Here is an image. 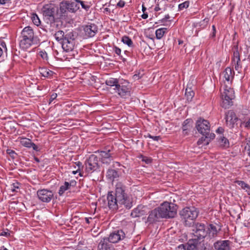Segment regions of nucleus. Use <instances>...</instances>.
I'll return each instance as SVG.
<instances>
[{
    "mask_svg": "<svg viewBox=\"0 0 250 250\" xmlns=\"http://www.w3.org/2000/svg\"><path fill=\"white\" fill-rule=\"evenodd\" d=\"M21 37V39L20 42V46L23 49L29 48L33 43H37L33 30L30 26H26L23 29Z\"/></svg>",
    "mask_w": 250,
    "mask_h": 250,
    "instance_id": "nucleus-1",
    "label": "nucleus"
},
{
    "mask_svg": "<svg viewBox=\"0 0 250 250\" xmlns=\"http://www.w3.org/2000/svg\"><path fill=\"white\" fill-rule=\"evenodd\" d=\"M199 212L194 207H186L180 212L182 220L187 226L190 227L194 224Z\"/></svg>",
    "mask_w": 250,
    "mask_h": 250,
    "instance_id": "nucleus-2",
    "label": "nucleus"
},
{
    "mask_svg": "<svg viewBox=\"0 0 250 250\" xmlns=\"http://www.w3.org/2000/svg\"><path fill=\"white\" fill-rule=\"evenodd\" d=\"M126 187L121 183H118L116 185L115 196L118 199L120 204H123L127 209H130L132 206V202L126 193Z\"/></svg>",
    "mask_w": 250,
    "mask_h": 250,
    "instance_id": "nucleus-3",
    "label": "nucleus"
},
{
    "mask_svg": "<svg viewBox=\"0 0 250 250\" xmlns=\"http://www.w3.org/2000/svg\"><path fill=\"white\" fill-rule=\"evenodd\" d=\"M44 20L47 23L54 24L58 21L57 18V7L53 4H45L42 9Z\"/></svg>",
    "mask_w": 250,
    "mask_h": 250,
    "instance_id": "nucleus-4",
    "label": "nucleus"
},
{
    "mask_svg": "<svg viewBox=\"0 0 250 250\" xmlns=\"http://www.w3.org/2000/svg\"><path fill=\"white\" fill-rule=\"evenodd\" d=\"M159 208L164 218H173L177 214L178 208L174 204L165 202Z\"/></svg>",
    "mask_w": 250,
    "mask_h": 250,
    "instance_id": "nucleus-5",
    "label": "nucleus"
},
{
    "mask_svg": "<svg viewBox=\"0 0 250 250\" xmlns=\"http://www.w3.org/2000/svg\"><path fill=\"white\" fill-rule=\"evenodd\" d=\"M235 98L234 91L233 88L227 85L225 86L224 91L222 93V103L221 106L225 108H228L233 104L232 100Z\"/></svg>",
    "mask_w": 250,
    "mask_h": 250,
    "instance_id": "nucleus-6",
    "label": "nucleus"
},
{
    "mask_svg": "<svg viewBox=\"0 0 250 250\" xmlns=\"http://www.w3.org/2000/svg\"><path fill=\"white\" fill-rule=\"evenodd\" d=\"M191 234L192 238L201 242L208 235L207 228L204 224L197 223L193 226Z\"/></svg>",
    "mask_w": 250,
    "mask_h": 250,
    "instance_id": "nucleus-7",
    "label": "nucleus"
},
{
    "mask_svg": "<svg viewBox=\"0 0 250 250\" xmlns=\"http://www.w3.org/2000/svg\"><path fill=\"white\" fill-rule=\"evenodd\" d=\"M114 89L122 98H126L130 96L131 86L127 81L121 80Z\"/></svg>",
    "mask_w": 250,
    "mask_h": 250,
    "instance_id": "nucleus-8",
    "label": "nucleus"
},
{
    "mask_svg": "<svg viewBox=\"0 0 250 250\" xmlns=\"http://www.w3.org/2000/svg\"><path fill=\"white\" fill-rule=\"evenodd\" d=\"M84 166V172L86 175L88 173H92L96 171L99 167L98 157L94 154L91 155L85 161Z\"/></svg>",
    "mask_w": 250,
    "mask_h": 250,
    "instance_id": "nucleus-9",
    "label": "nucleus"
},
{
    "mask_svg": "<svg viewBox=\"0 0 250 250\" xmlns=\"http://www.w3.org/2000/svg\"><path fill=\"white\" fill-rule=\"evenodd\" d=\"M61 43L64 51L66 52L72 51L75 43L73 33L71 31L66 32L65 37Z\"/></svg>",
    "mask_w": 250,
    "mask_h": 250,
    "instance_id": "nucleus-10",
    "label": "nucleus"
},
{
    "mask_svg": "<svg viewBox=\"0 0 250 250\" xmlns=\"http://www.w3.org/2000/svg\"><path fill=\"white\" fill-rule=\"evenodd\" d=\"M83 36L85 38L93 37L98 32V28L94 23H89L82 26Z\"/></svg>",
    "mask_w": 250,
    "mask_h": 250,
    "instance_id": "nucleus-11",
    "label": "nucleus"
},
{
    "mask_svg": "<svg viewBox=\"0 0 250 250\" xmlns=\"http://www.w3.org/2000/svg\"><path fill=\"white\" fill-rule=\"evenodd\" d=\"M195 127L198 131L202 135L207 134V133L210 132L209 122L201 118L196 121Z\"/></svg>",
    "mask_w": 250,
    "mask_h": 250,
    "instance_id": "nucleus-12",
    "label": "nucleus"
},
{
    "mask_svg": "<svg viewBox=\"0 0 250 250\" xmlns=\"http://www.w3.org/2000/svg\"><path fill=\"white\" fill-rule=\"evenodd\" d=\"M107 204L109 208L112 210H116L121 207L123 204L118 202V199L113 192H108L107 196Z\"/></svg>",
    "mask_w": 250,
    "mask_h": 250,
    "instance_id": "nucleus-13",
    "label": "nucleus"
},
{
    "mask_svg": "<svg viewBox=\"0 0 250 250\" xmlns=\"http://www.w3.org/2000/svg\"><path fill=\"white\" fill-rule=\"evenodd\" d=\"M39 199L43 202H49L54 197V194L51 190L47 189H39L37 191Z\"/></svg>",
    "mask_w": 250,
    "mask_h": 250,
    "instance_id": "nucleus-14",
    "label": "nucleus"
},
{
    "mask_svg": "<svg viewBox=\"0 0 250 250\" xmlns=\"http://www.w3.org/2000/svg\"><path fill=\"white\" fill-rule=\"evenodd\" d=\"M125 233L122 230H117L112 232L108 237H105L109 243H116L123 240L125 237Z\"/></svg>",
    "mask_w": 250,
    "mask_h": 250,
    "instance_id": "nucleus-15",
    "label": "nucleus"
},
{
    "mask_svg": "<svg viewBox=\"0 0 250 250\" xmlns=\"http://www.w3.org/2000/svg\"><path fill=\"white\" fill-rule=\"evenodd\" d=\"M148 212H149V215L147 221L149 224H153L159 221L160 219L164 218L159 207Z\"/></svg>",
    "mask_w": 250,
    "mask_h": 250,
    "instance_id": "nucleus-16",
    "label": "nucleus"
},
{
    "mask_svg": "<svg viewBox=\"0 0 250 250\" xmlns=\"http://www.w3.org/2000/svg\"><path fill=\"white\" fill-rule=\"evenodd\" d=\"M99 153L100 154L101 161L103 164L108 165L111 163V161L113 160V153L111 152L110 149L105 148L104 150L99 151Z\"/></svg>",
    "mask_w": 250,
    "mask_h": 250,
    "instance_id": "nucleus-17",
    "label": "nucleus"
},
{
    "mask_svg": "<svg viewBox=\"0 0 250 250\" xmlns=\"http://www.w3.org/2000/svg\"><path fill=\"white\" fill-rule=\"evenodd\" d=\"M225 119L227 125L230 128H233L234 124L238 120L233 110H229L226 113Z\"/></svg>",
    "mask_w": 250,
    "mask_h": 250,
    "instance_id": "nucleus-18",
    "label": "nucleus"
},
{
    "mask_svg": "<svg viewBox=\"0 0 250 250\" xmlns=\"http://www.w3.org/2000/svg\"><path fill=\"white\" fill-rule=\"evenodd\" d=\"M57 18H58V20L65 19L68 16V14L69 12L67 10V7L63 0L60 2L59 8L57 7Z\"/></svg>",
    "mask_w": 250,
    "mask_h": 250,
    "instance_id": "nucleus-19",
    "label": "nucleus"
},
{
    "mask_svg": "<svg viewBox=\"0 0 250 250\" xmlns=\"http://www.w3.org/2000/svg\"><path fill=\"white\" fill-rule=\"evenodd\" d=\"M231 242L229 240H218L213 244L215 250H230Z\"/></svg>",
    "mask_w": 250,
    "mask_h": 250,
    "instance_id": "nucleus-20",
    "label": "nucleus"
},
{
    "mask_svg": "<svg viewBox=\"0 0 250 250\" xmlns=\"http://www.w3.org/2000/svg\"><path fill=\"white\" fill-rule=\"evenodd\" d=\"M148 211V208L145 206H138L131 213V216L136 218L145 215Z\"/></svg>",
    "mask_w": 250,
    "mask_h": 250,
    "instance_id": "nucleus-21",
    "label": "nucleus"
},
{
    "mask_svg": "<svg viewBox=\"0 0 250 250\" xmlns=\"http://www.w3.org/2000/svg\"><path fill=\"white\" fill-rule=\"evenodd\" d=\"M66 7L67 10L70 13H75L79 8L80 6L77 1L75 0H63Z\"/></svg>",
    "mask_w": 250,
    "mask_h": 250,
    "instance_id": "nucleus-22",
    "label": "nucleus"
},
{
    "mask_svg": "<svg viewBox=\"0 0 250 250\" xmlns=\"http://www.w3.org/2000/svg\"><path fill=\"white\" fill-rule=\"evenodd\" d=\"M109 243L106 238H104L98 244V250H113L112 245Z\"/></svg>",
    "mask_w": 250,
    "mask_h": 250,
    "instance_id": "nucleus-23",
    "label": "nucleus"
},
{
    "mask_svg": "<svg viewBox=\"0 0 250 250\" xmlns=\"http://www.w3.org/2000/svg\"><path fill=\"white\" fill-rule=\"evenodd\" d=\"M200 243L198 240L192 238L185 244L187 250H198V245Z\"/></svg>",
    "mask_w": 250,
    "mask_h": 250,
    "instance_id": "nucleus-24",
    "label": "nucleus"
},
{
    "mask_svg": "<svg viewBox=\"0 0 250 250\" xmlns=\"http://www.w3.org/2000/svg\"><path fill=\"white\" fill-rule=\"evenodd\" d=\"M193 121L190 119H188L185 120L182 125V129L183 134L185 135H187L188 134V131L190 130L191 127V124Z\"/></svg>",
    "mask_w": 250,
    "mask_h": 250,
    "instance_id": "nucleus-25",
    "label": "nucleus"
},
{
    "mask_svg": "<svg viewBox=\"0 0 250 250\" xmlns=\"http://www.w3.org/2000/svg\"><path fill=\"white\" fill-rule=\"evenodd\" d=\"M207 230L208 236L210 238H214L217 235L218 231L214 225L210 224L207 228Z\"/></svg>",
    "mask_w": 250,
    "mask_h": 250,
    "instance_id": "nucleus-26",
    "label": "nucleus"
},
{
    "mask_svg": "<svg viewBox=\"0 0 250 250\" xmlns=\"http://www.w3.org/2000/svg\"><path fill=\"white\" fill-rule=\"evenodd\" d=\"M120 176L119 172L115 169H109L106 172V177L110 180H114Z\"/></svg>",
    "mask_w": 250,
    "mask_h": 250,
    "instance_id": "nucleus-27",
    "label": "nucleus"
},
{
    "mask_svg": "<svg viewBox=\"0 0 250 250\" xmlns=\"http://www.w3.org/2000/svg\"><path fill=\"white\" fill-rule=\"evenodd\" d=\"M39 71L42 76L46 78H51L54 74L52 71L44 67L40 68Z\"/></svg>",
    "mask_w": 250,
    "mask_h": 250,
    "instance_id": "nucleus-28",
    "label": "nucleus"
},
{
    "mask_svg": "<svg viewBox=\"0 0 250 250\" xmlns=\"http://www.w3.org/2000/svg\"><path fill=\"white\" fill-rule=\"evenodd\" d=\"M233 73L234 72L230 67L226 68L224 72V77L225 80L228 82L231 80L233 78Z\"/></svg>",
    "mask_w": 250,
    "mask_h": 250,
    "instance_id": "nucleus-29",
    "label": "nucleus"
},
{
    "mask_svg": "<svg viewBox=\"0 0 250 250\" xmlns=\"http://www.w3.org/2000/svg\"><path fill=\"white\" fill-rule=\"evenodd\" d=\"M233 58L232 60V62H235V61H240V54L238 51V45H235L233 46Z\"/></svg>",
    "mask_w": 250,
    "mask_h": 250,
    "instance_id": "nucleus-30",
    "label": "nucleus"
},
{
    "mask_svg": "<svg viewBox=\"0 0 250 250\" xmlns=\"http://www.w3.org/2000/svg\"><path fill=\"white\" fill-rule=\"evenodd\" d=\"M73 182H71V183H68L67 182H65L63 185H62L60 187L58 193L61 196L62 195L64 192L67 189L70 188L71 183H73Z\"/></svg>",
    "mask_w": 250,
    "mask_h": 250,
    "instance_id": "nucleus-31",
    "label": "nucleus"
},
{
    "mask_svg": "<svg viewBox=\"0 0 250 250\" xmlns=\"http://www.w3.org/2000/svg\"><path fill=\"white\" fill-rule=\"evenodd\" d=\"M167 28H161L158 29L155 31L156 38L158 40L161 39L165 33H167Z\"/></svg>",
    "mask_w": 250,
    "mask_h": 250,
    "instance_id": "nucleus-32",
    "label": "nucleus"
},
{
    "mask_svg": "<svg viewBox=\"0 0 250 250\" xmlns=\"http://www.w3.org/2000/svg\"><path fill=\"white\" fill-rule=\"evenodd\" d=\"M120 81L118 79L116 78H110L108 79H107L105 81V84L107 85L110 86H115V87H116V86L118 85Z\"/></svg>",
    "mask_w": 250,
    "mask_h": 250,
    "instance_id": "nucleus-33",
    "label": "nucleus"
},
{
    "mask_svg": "<svg viewBox=\"0 0 250 250\" xmlns=\"http://www.w3.org/2000/svg\"><path fill=\"white\" fill-rule=\"evenodd\" d=\"M220 146L223 148H228L229 146L228 139L224 136H221L219 139Z\"/></svg>",
    "mask_w": 250,
    "mask_h": 250,
    "instance_id": "nucleus-34",
    "label": "nucleus"
},
{
    "mask_svg": "<svg viewBox=\"0 0 250 250\" xmlns=\"http://www.w3.org/2000/svg\"><path fill=\"white\" fill-rule=\"evenodd\" d=\"M236 183L241 187V188L245 190L249 195H250V186L243 181H237Z\"/></svg>",
    "mask_w": 250,
    "mask_h": 250,
    "instance_id": "nucleus-35",
    "label": "nucleus"
},
{
    "mask_svg": "<svg viewBox=\"0 0 250 250\" xmlns=\"http://www.w3.org/2000/svg\"><path fill=\"white\" fill-rule=\"evenodd\" d=\"M66 32H64L62 30H59L56 32L54 34V37L57 41L58 42H62L63 39L65 37Z\"/></svg>",
    "mask_w": 250,
    "mask_h": 250,
    "instance_id": "nucleus-36",
    "label": "nucleus"
},
{
    "mask_svg": "<svg viewBox=\"0 0 250 250\" xmlns=\"http://www.w3.org/2000/svg\"><path fill=\"white\" fill-rule=\"evenodd\" d=\"M185 96L187 100L191 101L194 96V92L191 88L187 87L186 89Z\"/></svg>",
    "mask_w": 250,
    "mask_h": 250,
    "instance_id": "nucleus-37",
    "label": "nucleus"
},
{
    "mask_svg": "<svg viewBox=\"0 0 250 250\" xmlns=\"http://www.w3.org/2000/svg\"><path fill=\"white\" fill-rule=\"evenodd\" d=\"M32 143L31 140L27 138H22L20 139L21 144L26 147L30 148Z\"/></svg>",
    "mask_w": 250,
    "mask_h": 250,
    "instance_id": "nucleus-38",
    "label": "nucleus"
},
{
    "mask_svg": "<svg viewBox=\"0 0 250 250\" xmlns=\"http://www.w3.org/2000/svg\"><path fill=\"white\" fill-rule=\"evenodd\" d=\"M122 42L129 47L133 46V43L131 39L128 36H124L122 38Z\"/></svg>",
    "mask_w": 250,
    "mask_h": 250,
    "instance_id": "nucleus-39",
    "label": "nucleus"
},
{
    "mask_svg": "<svg viewBox=\"0 0 250 250\" xmlns=\"http://www.w3.org/2000/svg\"><path fill=\"white\" fill-rule=\"evenodd\" d=\"M203 136H206L207 139H208L207 141L205 143L206 145H207L209 144V142L211 140L214 139L215 137V135L214 133H207V134H203Z\"/></svg>",
    "mask_w": 250,
    "mask_h": 250,
    "instance_id": "nucleus-40",
    "label": "nucleus"
},
{
    "mask_svg": "<svg viewBox=\"0 0 250 250\" xmlns=\"http://www.w3.org/2000/svg\"><path fill=\"white\" fill-rule=\"evenodd\" d=\"M32 21L34 24L37 26H39L41 24V21L38 16L36 14H33L32 17Z\"/></svg>",
    "mask_w": 250,
    "mask_h": 250,
    "instance_id": "nucleus-41",
    "label": "nucleus"
},
{
    "mask_svg": "<svg viewBox=\"0 0 250 250\" xmlns=\"http://www.w3.org/2000/svg\"><path fill=\"white\" fill-rule=\"evenodd\" d=\"M189 3L188 1H186L180 4L178 6L179 9L182 10L184 8H188L189 6Z\"/></svg>",
    "mask_w": 250,
    "mask_h": 250,
    "instance_id": "nucleus-42",
    "label": "nucleus"
},
{
    "mask_svg": "<svg viewBox=\"0 0 250 250\" xmlns=\"http://www.w3.org/2000/svg\"><path fill=\"white\" fill-rule=\"evenodd\" d=\"M141 158L142 161L145 162L147 164H150L152 162V160L151 158L146 156H144L143 155L141 156Z\"/></svg>",
    "mask_w": 250,
    "mask_h": 250,
    "instance_id": "nucleus-43",
    "label": "nucleus"
},
{
    "mask_svg": "<svg viewBox=\"0 0 250 250\" xmlns=\"http://www.w3.org/2000/svg\"><path fill=\"white\" fill-rule=\"evenodd\" d=\"M39 55L42 57L43 60H47L48 56L47 53L45 51H40L39 53Z\"/></svg>",
    "mask_w": 250,
    "mask_h": 250,
    "instance_id": "nucleus-44",
    "label": "nucleus"
},
{
    "mask_svg": "<svg viewBox=\"0 0 250 250\" xmlns=\"http://www.w3.org/2000/svg\"><path fill=\"white\" fill-rule=\"evenodd\" d=\"M208 139H207L206 136H204V137H202L201 138H200L197 142L198 145L200 146L202 144H203L204 145H206L205 144L206 141H207Z\"/></svg>",
    "mask_w": 250,
    "mask_h": 250,
    "instance_id": "nucleus-45",
    "label": "nucleus"
},
{
    "mask_svg": "<svg viewBox=\"0 0 250 250\" xmlns=\"http://www.w3.org/2000/svg\"><path fill=\"white\" fill-rule=\"evenodd\" d=\"M6 152L7 154H8L13 159H14L16 157V156L17 155L16 153L15 152V151L8 149L6 150Z\"/></svg>",
    "mask_w": 250,
    "mask_h": 250,
    "instance_id": "nucleus-46",
    "label": "nucleus"
},
{
    "mask_svg": "<svg viewBox=\"0 0 250 250\" xmlns=\"http://www.w3.org/2000/svg\"><path fill=\"white\" fill-rule=\"evenodd\" d=\"M10 235V234L9 232V230L8 229L2 230V231L0 234V236H2L9 237Z\"/></svg>",
    "mask_w": 250,
    "mask_h": 250,
    "instance_id": "nucleus-47",
    "label": "nucleus"
},
{
    "mask_svg": "<svg viewBox=\"0 0 250 250\" xmlns=\"http://www.w3.org/2000/svg\"><path fill=\"white\" fill-rule=\"evenodd\" d=\"M57 97V94L56 93H53L49 99V104H50Z\"/></svg>",
    "mask_w": 250,
    "mask_h": 250,
    "instance_id": "nucleus-48",
    "label": "nucleus"
},
{
    "mask_svg": "<svg viewBox=\"0 0 250 250\" xmlns=\"http://www.w3.org/2000/svg\"><path fill=\"white\" fill-rule=\"evenodd\" d=\"M240 61H235V62H232L236 70L238 71L239 68H241V66L240 64Z\"/></svg>",
    "mask_w": 250,
    "mask_h": 250,
    "instance_id": "nucleus-49",
    "label": "nucleus"
},
{
    "mask_svg": "<svg viewBox=\"0 0 250 250\" xmlns=\"http://www.w3.org/2000/svg\"><path fill=\"white\" fill-rule=\"evenodd\" d=\"M75 164H76L77 166L78 167V171H82V169L83 167V165L82 163L79 161V162H76Z\"/></svg>",
    "mask_w": 250,
    "mask_h": 250,
    "instance_id": "nucleus-50",
    "label": "nucleus"
},
{
    "mask_svg": "<svg viewBox=\"0 0 250 250\" xmlns=\"http://www.w3.org/2000/svg\"><path fill=\"white\" fill-rule=\"evenodd\" d=\"M113 49H114V51L115 52V53L120 56L121 55V50L120 48H119V47H117V46H114L113 47Z\"/></svg>",
    "mask_w": 250,
    "mask_h": 250,
    "instance_id": "nucleus-51",
    "label": "nucleus"
},
{
    "mask_svg": "<svg viewBox=\"0 0 250 250\" xmlns=\"http://www.w3.org/2000/svg\"><path fill=\"white\" fill-rule=\"evenodd\" d=\"M78 172H79V175L80 176H81V177H83V176H86V174H85V175H84V173H85V172H84V171H78V169H77L76 171H72V173H73V174H76L77 173H78Z\"/></svg>",
    "mask_w": 250,
    "mask_h": 250,
    "instance_id": "nucleus-52",
    "label": "nucleus"
},
{
    "mask_svg": "<svg viewBox=\"0 0 250 250\" xmlns=\"http://www.w3.org/2000/svg\"><path fill=\"white\" fill-rule=\"evenodd\" d=\"M125 2L124 0H120L117 4V6L119 7L122 8L125 6Z\"/></svg>",
    "mask_w": 250,
    "mask_h": 250,
    "instance_id": "nucleus-53",
    "label": "nucleus"
},
{
    "mask_svg": "<svg viewBox=\"0 0 250 250\" xmlns=\"http://www.w3.org/2000/svg\"><path fill=\"white\" fill-rule=\"evenodd\" d=\"M177 250H187L185 244H182L177 247Z\"/></svg>",
    "mask_w": 250,
    "mask_h": 250,
    "instance_id": "nucleus-54",
    "label": "nucleus"
},
{
    "mask_svg": "<svg viewBox=\"0 0 250 250\" xmlns=\"http://www.w3.org/2000/svg\"><path fill=\"white\" fill-rule=\"evenodd\" d=\"M82 7L86 11H88L90 8V5L89 4H85V2L83 3L82 5Z\"/></svg>",
    "mask_w": 250,
    "mask_h": 250,
    "instance_id": "nucleus-55",
    "label": "nucleus"
},
{
    "mask_svg": "<svg viewBox=\"0 0 250 250\" xmlns=\"http://www.w3.org/2000/svg\"><path fill=\"white\" fill-rule=\"evenodd\" d=\"M31 147H32L33 149L35 151H38L40 150L39 147L33 143H32V145H31Z\"/></svg>",
    "mask_w": 250,
    "mask_h": 250,
    "instance_id": "nucleus-56",
    "label": "nucleus"
},
{
    "mask_svg": "<svg viewBox=\"0 0 250 250\" xmlns=\"http://www.w3.org/2000/svg\"><path fill=\"white\" fill-rule=\"evenodd\" d=\"M224 131V129L222 127H219L216 130V132L218 133H222Z\"/></svg>",
    "mask_w": 250,
    "mask_h": 250,
    "instance_id": "nucleus-57",
    "label": "nucleus"
},
{
    "mask_svg": "<svg viewBox=\"0 0 250 250\" xmlns=\"http://www.w3.org/2000/svg\"><path fill=\"white\" fill-rule=\"evenodd\" d=\"M151 139H152L154 141H158L161 139V137L160 136H152Z\"/></svg>",
    "mask_w": 250,
    "mask_h": 250,
    "instance_id": "nucleus-58",
    "label": "nucleus"
},
{
    "mask_svg": "<svg viewBox=\"0 0 250 250\" xmlns=\"http://www.w3.org/2000/svg\"><path fill=\"white\" fill-rule=\"evenodd\" d=\"M245 127L250 128V118L245 123Z\"/></svg>",
    "mask_w": 250,
    "mask_h": 250,
    "instance_id": "nucleus-59",
    "label": "nucleus"
},
{
    "mask_svg": "<svg viewBox=\"0 0 250 250\" xmlns=\"http://www.w3.org/2000/svg\"><path fill=\"white\" fill-rule=\"evenodd\" d=\"M10 0H0V4H5L6 3L8 2Z\"/></svg>",
    "mask_w": 250,
    "mask_h": 250,
    "instance_id": "nucleus-60",
    "label": "nucleus"
},
{
    "mask_svg": "<svg viewBox=\"0 0 250 250\" xmlns=\"http://www.w3.org/2000/svg\"><path fill=\"white\" fill-rule=\"evenodd\" d=\"M206 246H204L203 248V250H211V249L210 248L209 246H208V245H206Z\"/></svg>",
    "mask_w": 250,
    "mask_h": 250,
    "instance_id": "nucleus-61",
    "label": "nucleus"
},
{
    "mask_svg": "<svg viewBox=\"0 0 250 250\" xmlns=\"http://www.w3.org/2000/svg\"><path fill=\"white\" fill-rule=\"evenodd\" d=\"M170 17L168 14L165 16V18L162 19V21H166L167 20L169 19Z\"/></svg>",
    "mask_w": 250,
    "mask_h": 250,
    "instance_id": "nucleus-62",
    "label": "nucleus"
},
{
    "mask_svg": "<svg viewBox=\"0 0 250 250\" xmlns=\"http://www.w3.org/2000/svg\"><path fill=\"white\" fill-rule=\"evenodd\" d=\"M212 30H213L212 36L215 37V33H216L215 26V25H212Z\"/></svg>",
    "mask_w": 250,
    "mask_h": 250,
    "instance_id": "nucleus-63",
    "label": "nucleus"
},
{
    "mask_svg": "<svg viewBox=\"0 0 250 250\" xmlns=\"http://www.w3.org/2000/svg\"><path fill=\"white\" fill-rule=\"evenodd\" d=\"M19 183H14L13 184V187L14 188H19Z\"/></svg>",
    "mask_w": 250,
    "mask_h": 250,
    "instance_id": "nucleus-64",
    "label": "nucleus"
}]
</instances>
